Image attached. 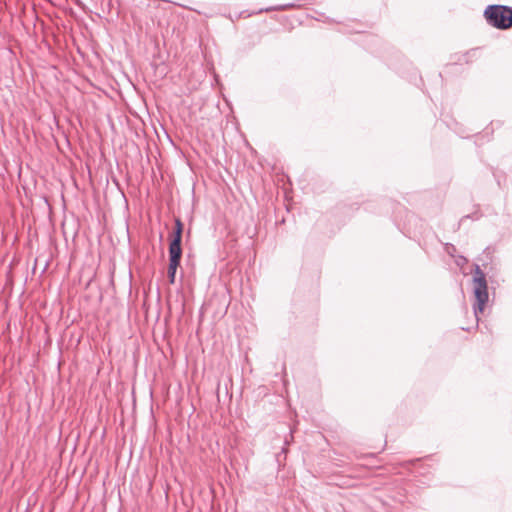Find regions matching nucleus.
<instances>
[{"label": "nucleus", "mask_w": 512, "mask_h": 512, "mask_svg": "<svg viewBox=\"0 0 512 512\" xmlns=\"http://www.w3.org/2000/svg\"><path fill=\"white\" fill-rule=\"evenodd\" d=\"M484 17L489 25L499 30L512 27V8L504 5H489L484 11Z\"/></svg>", "instance_id": "nucleus-1"}, {"label": "nucleus", "mask_w": 512, "mask_h": 512, "mask_svg": "<svg viewBox=\"0 0 512 512\" xmlns=\"http://www.w3.org/2000/svg\"><path fill=\"white\" fill-rule=\"evenodd\" d=\"M473 292L476 299L474 304V313L477 316L484 311V307L488 302V286L485 273L478 265L475 267L473 277Z\"/></svg>", "instance_id": "nucleus-2"}, {"label": "nucleus", "mask_w": 512, "mask_h": 512, "mask_svg": "<svg viewBox=\"0 0 512 512\" xmlns=\"http://www.w3.org/2000/svg\"><path fill=\"white\" fill-rule=\"evenodd\" d=\"M183 234V223L180 218H175V227L172 233V239L169 244V250L182 252L181 242Z\"/></svg>", "instance_id": "nucleus-3"}, {"label": "nucleus", "mask_w": 512, "mask_h": 512, "mask_svg": "<svg viewBox=\"0 0 512 512\" xmlns=\"http://www.w3.org/2000/svg\"><path fill=\"white\" fill-rule=\"evenodd\" d=\"M182 252L169 250L168 280L170 284L175 283L176 271L180 265Z\"/></svg>", "instance_id": "nucleus-4"}, {"label": "nucleus", "mask_w": 512, "mask_h": 512, "mask_svg": "<svg viewBox=\"0 0 512 512\" xmlns=\"http://www.w3.org/2000/svg\"><path fill=\"white\" fill-rule=\"evenodd\" d=\"M75 4H76L78 7L82 8V9L84 8V7H83V4H82V2H81L80 0H76V1H75Z\"/></svg>", "instance_id": "nucleus-5"}]
</instances>
